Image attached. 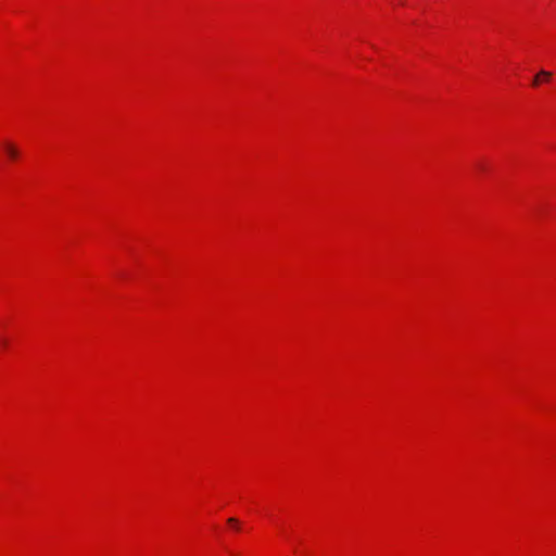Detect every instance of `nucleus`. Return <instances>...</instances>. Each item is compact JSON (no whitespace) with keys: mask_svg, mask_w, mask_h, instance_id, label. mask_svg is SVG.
I'll return each mask as SVG.
<instances>
[{"mask_svg":"<svg viewBox=\"0 0 556 556\" xmlns=\"http://www.w3.org/2000/svg\"><path fill=\"white\" fill-rule=\"evenodd\" d=\"M553 76L552 72L541 70L532 79V86L539 87L541 84H547L551 81Z\"/></svg>","mask_w":556,"mask_h":556,"instance_id":"obj_1","label":"nucleus"},{"mask_svg":"<svg viewBox=\"0 0 556 556\" xmlns=\"http://www.w3.org/2000/svg\"><path fill=\"white\" fill-rule=\"evenodd\" d=\"M0 152L7 155L9 159H15L18 155L17 148L10 141H2L0 144Z\"/></svg>","mask_w":556,"mask_h":556,"instance_id":"obj_2","label":"nucleus"},{"mask_svg":"<svg viewBox=\"0 0 556 556\" xmlns=\"http://www.w3.org/2000/svg\"><path fill=\"white\" fill-rule=\"evenodd\" d=\"M227 522H228L229 525H232V523H238V520H237L236 518H229V519L227 520Z\"/></svg>","mask_w":556,"mask_h":556,"instance_id":"obj_3","label":"nucleus"}]
</instances>
